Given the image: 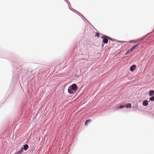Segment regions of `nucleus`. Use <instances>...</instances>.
Returning <instances> with one entry per match:
<instances>
[{"label": "nucleus", "mask_w": 154, "mask_h": 154, "mask_svg": "<svg viewBox=\"0 0 154 154\" xmlns=\"http://www.w3.org/2000/svg\"><path fill=\"white\" fill-rule=\"evenodd\" d=\"M78 87L77 85L75 84H73L69 87L68 92L69 94H73L76 91Z\"/></svg>", "instance_id": "1"}, {"label": "nucleus", "mask_w": 154, "mask_h": 154, "mask_svg": "<svg viewBox=\"0 0 154 154\" xmlns=\"http://www.w3.org/2000/svg\"><path fill=\"white\" fill-rule=\"evenodd\" d=\"M102 38H103V42L105 43L106 44L108 42V39L109 40H111V38L109 37H108L106 36L105 35L103 36V37H102Z\"/></svg>", "instance_id": "2"}, {"label": "nucleus", "mask_w": 154, "mask_h": 154, "mask_svg": "<svg viewBox=\"0 0 154 154\" xmlns=\"http://www.w3.org/2000/svg\"><path fill=\"white\" fill-rule=\"evenodd\" d=\"M139 43H138L136 44L135 45L131 48L130 49L128 50V52H132L134 49H136L139 46Z\"/></svg>", "instance_id": "3"}, {"label": "nucleus", "mask_w": 154, "mask_h": 154, "mask_svg": "<svg viewBox=\"0 0 154 154\" xmlns=\"http://www.w3.org/2000/svg\"><path fill=\"white\" fill-rule=\"evenodd\" d=\"M136 68V66L135 65H133L130 68V69L131 71L133 72L135 69Z\"/></svg>", "instance_id": "4"}, {"label": "nucleus", "mask_w": 154, "mask_h": 154, "mask_svg": "<svg viewBox=\"0 0 154 154\" xmlns=\"http://www.w3.org/2000/svg\"><path fill=\"white\" fill-rule=\"evenodd\" d=\"M143 105L144 106H146L148 105V102L147 100H144L143 103Z\"/></svg>", "instance_id": "5"}, {"label": "nucleus", "mask_w": 154, "mask_h": 154, "mask_svg": "<svg viewBox=\"0 0 154 154\" xmlns=\"http://www.w3.org/2000/svg\"><path fill=\"white\" fill-rule=\"evenodd\" d=\"M154 95V91L151 90L149 91V95L150 96H152Z\"/></svg>", "instance_id": "6"}, {"label": "nucleus", "mask_w": 154, "mask_h": 154, "mask_svg": "<svg viewBox=\"0 0 154 154\" xmlns=\"http://www.w3.org/2000/svg\"><path fill=\"white\" fill-rule=\"evenodd\" d=\"M28 145L27 144H26L24 146L23 149H24L25 150H26L28 149Z\"/></svg>", "instance_id": "7"}, {"label": "nucleus", "mask_w": 154, "mask_h": 154, "mask_svg": "<svg viewBox=\"0 0 154 154\" xmlns=\"http://www.w3.org/2000/svg\"><path fill=\"white\" fill-rule=\"evenodd\" d=\"M23 152V148H22L20 150L16 152L17 154H20L22 153Z\"/></svg>", "instance_id": "8"}, {"label": "nucleus", "mask_w": 154, "mask_h": 154, "mask_svg": "<svg viewBox=\"0 0 154 154\" xmlns=\"http://www.w3.org/2000/svg\"><path fill=\"white\" fill-rule=\"evenodd\" d=\"M131 107V103H128L126 105V106H125V107H126L127 108H130Z\"/></svg>", "instance_id": "9"}, {"label": "nucleus", "mask_w": 154, "mask_h": 154, "mask_svg": "<svg viewBox=\"0 0 154 154\" xmlns=\"http://www.w3.org/2000/svg\"><path fill=\"white\" fill-rule=\"evenodd\" d=\"M91 120L90 119H88V120H87L85 121V125H87L88 123L89 122H91Z\"/></svg>", "instance_id": "10"}, {"label": "nucleus", "mask_w": 154, "mask_h": 154, "mask_svg": "<svg viewBox=\"0 0 154 154\" xmlns=\"http://www.w3.org/2000/svg\"><path fill=\"white\" fill-rule=\"evenodd\" d=\"M149 99L151 101H153L154 100V96L152 97H150L149 98Z\"/></svg>", "instance_id": "11"}, {"label": "nucleus", "mask_w": 154, "mask_h": 154, "mask_svg": "<svg viewBox=\"0 0 154 154\" xmlns=\"http://www.w3.org/2000/svg\"><path fill=\"white\" fill-rule=\"evenodd\" d=\"M100 34L99 33H97L96 35V36L98 37V38H99L100 37Z\"/></svg>", "instance_id": "12"}, {"label": "nucleus", "mask_w": 154, "mask_h": 154, "mask_svg": "<svg viewBox=\"0 0 154 154\" xmlns=\"http://www.w3.org/2000/svg\"><path fill=\"white\" fill-rule=\"evenodd\" d=\"M125 107V106L121 105L119 106V108L120 109H122Z\"/></svg>", "instance_id": "13"}, {"label": "nucleus", "mask_w": 154, "mask_h": 154, "mask_svg": "<svg viewBox=\"0 0 154 154\" xmlns=\"http://www.w3.org/2000/svg\"><path fill=\"white\" fill-rule=\"evenodd\" d=\"M128 51L126 53V54H127L128 53H131V52H128Z\"/></svg>", "instance_id": "14"}, {"label": "nucleus", "mask_w": 154, "mask_h": 154, "mask_svg": "<svg viewBox=\"0 0 154 154\" xmlns=\"http://www.w3.org/2000/svg\"><path fill=\"white\" fill-rule=\"evenodd\" d=\"M14 154H17L16 152L15 153H14Z\"/></svg>", "instance_id": "15"}]
</instances>
